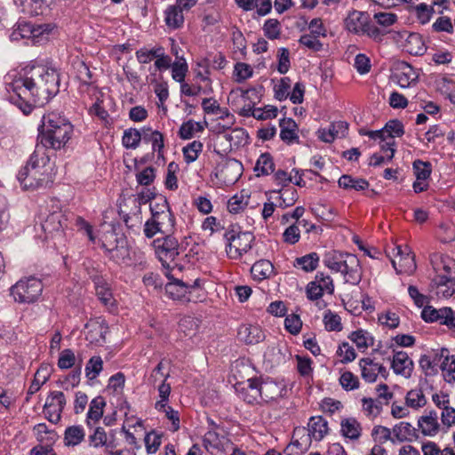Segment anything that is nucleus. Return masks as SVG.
<instances>
[{
	"mask_svg": "<svg viewBox=\"0 0 455 455\" xmlns=\"http://www.w3.org/2000/svg\"><path fill=\"white\" fill-rule=\"evenodd\" d=\"M348 252L336 250H331L324 253L323 262L330 270L338 273L345 260V257L348 256Z\"/></svg>",
	"mask_w": 455,
	"mask_h": 455,
	"instance_id": "28",
	"label": "nucleus"
},
{
	"mask_svg": "<svg viewBox=\"0 0 455 455\" xmlns=\"http://www.w3.org/2000/svg\"><path fill=\"white\" fill-rule=\"evenodd\" d=\"M399 73L396 74L398 84L401 87H409L411 82H414L418 78L414 68L407 62H401L398 64Z\"/></svg>",
	"mask_w": 455,
	"mask_h": 455,
	"instance_id": "30",
	"label": "nucleus"
},
{
	"mask_svg": "<svg viewBox=\"0 0 455 455\" xmlns=\"http://www.w3.org/2000/svg\"><path fill=\"white\" fill-rule=\"evenodd\" d=\"M235 389L240 397L247 403L254 404L259 403L260 394L258 387V378L247 379V387H236Z\"/></svg>",
	"mask_w": 455,
	"mask_h": 455,
	"instance_id": "21",
	"label": "nucleus"
},
{
	"mask_svg": "<svg viewBox=\"0 0 455 455\" xmlns=\"http://www.w3.org/2000/svg\"><path fill=\"white\" fill-rule=\"evenodd\" d=\"M391 367L395 374L410 378L413 371V362L406 352L399 351L394 355Z\"/></svg>",
	"mask_w": 455,
	"mask_h": 455,
	"instance_id": "17",
	"label": "nucleus"
},
{
	"mask_svg": "<svg viewBox=\"0 0 455 455\" xmlns=\"http://www.w3.org/2000/svg\"><path fill=\"white\" fill-rule=\"evenodd\" d=\"M348 130L347 122L339 121L331 124L328 130H319V139L324 142L331 143L336 137H344Z\"/></svg>",
	"mask_w": 455,
	"mask_h": 455,
	"instance_id": "24",
	"label": "nucleus"
},
{
	"mask_svg": "<svg viewBox=\"0 0 455 455\" xmlns=\"http://www.w3.org/2000/svg\"><path fill=\"white\" fill-rule=\"evenodd\" d=\"M363 410L368 416H378L382 410V403L379 399L363 397L362 399Z\"/></svg>",
	"mask_w": 455,
	"mask_h": 455,
	"instance_id": "62",
	"label": "nucleus"
},
{
	"mask_svg": "<svg viewBox=\"0 0 455 455\" xmlns=\"http://www.w3.org/2000/svg\"><path fill=\"white\" fill-rule=\"evenodd\" d=\"M318 37V36L311 33L304 34L300 36L299 43L309 50L319 52L323 49V44L319 41Z\"/></svg>",
	"mask_w": 455,
	"mask_h": 455,
	"instance_id": "63",
	"label": "nucleus"
},
{
	"mask_svg": "<svg viewBox=\"0 0 455 455\" xmlns=\"http://www.w3.org/2000/svg\"><path fill=\"white\" fill-rule=\"evenodd\" d=\"M41 34H43V31H40V28H35L30 24L24 22L20 23L18 28L13 29L10 35V39L18 41L21 38H36Z\"/></svg>",
	"mask_w": 455,
	"mask_h": 455,
	"instance_id": "34",
	"label": "nucleus"
},
{
	"mask_svg": "<svg viewBox=\"0 0 455 455\" xmlns=\"http://www.w3.org/2000/svg\"><path fill=\"white\" fill-rule=\"evenodd\" d=\"M120 238L121 235L116 234L114 229L103 235L101 247L105 250L107 256L112 251V249L116 248V244L119 245Z\"/></svg>",
	"mask_w": 455,
	"mask_h": 455,
	"instance_id": "58",
	"label": "nucleus"
},
{
	"mask_svg": "<svg viewBox=\"0 0 455 455\" xmlns=\"http://www.w3.org/2000/svg\"><path fill=\"white\" fill-rule=\"evenodd\" d=\"M408 52L415 56L423 55L426 52V46L421 36L417 33L410 34L407 40Z\"/></svg>",
	"mask_w": 455,
	"mask_h": 455,
	"instance_id": "47",
	"label": "nucleus"
},
{
	"mask_svg": "<svg viewBox=\"0 0 455 455\" xmlns=\"http://www.w3.org/2000/svg\"><path fill=\"white\" fill-rule=\"evenodd\" d=\"M66 397L61 391H52L44 405V412L46 419L53 423L57 424L61 419V413L66 405Z\"/></svg>",
	"mask_w": 455,
	"mask_h": 455,
	"instance_id": "12",
	"label": "nucleus"
},
{
	"mask_svg": "<svg viewBox=\"0 0 455 455\" xmlns=\"http://www.w3.org/2000/svg\"><path fill=\"white\" fill-rule=\"evenodd\" d=\"M42 231L45 234V239L61 235L68 227V215L61 210L53 211L48 214L41 212L38 216Z\"/></svg>",
	"mask_w": 455,
	"mask_h": 455,
	"instance_id": "7",
	"label": "nucleus"
},
{
	"mask_svg": "<svg viewBox=\"0 0 455 455\" xmlns=\"http://www.w3.org/2000/svg\"><path fill=\"white\" fill-rule=\"evenodd\" d=\"M324 292L333 294V281L330 275L318 272L315 279L307 284L306 295L308 300L315 301L321 299Z\"/></svg>",
	"mask_w": 455,
	"mask_h": 455,
	"instance_id": "9",
	"label": "nucleus"
},
{
	"mask_svg": "<svg viewBox=\"0 0 455 455\" xmlns=\"http://www.w3.org/2000/svg\"><path fill=\"white\" fill-rule=\"evenodd\" d=\"M263 31L266 37L270 40L280 37L281 28L280 22L276 19H268L265 21Z\"/></svg>",
	"mask_w": 455,
	"mask_h": 455,
	"instance_id": "59",
	"label": "nucleus"
},
{
	"mask_svg": "<svg viewBox=\"0 0 455 455\" xmlns=\"http://www.w3.org/2000/svg\"><path fill=\"white\" fill-rule=\"evenodd\" d=\"M275 170V164L272 156L269 153H263L258 158L254 166L256 176H266L272 173Z\"/></svg>",
	"mask_w": 455,
	"mask_h": 455,
	"instance_id": "37",
	"label": "nucleus"
},
{
	"mask_svg": "<svg viewBox=\"0 0 455 455\" xmlns=\"http://www.w3.org/2000/svg\"><path fill=\"white\" fill-rule=\"evenodd\" d=\"M412 168L416 179L420 180H427L432 172V164L419 159L413 162Z\"/></svg>",
	"mask_w": 455,
	"mask_h": 455,
	"instance_id": "54",
	"label": "nucleus"
},
{
	"mask_svg": "<svg viewBox=\"0 0 455 455\" xmlns=\"http://www.w3.org/2000/svg\"><path fill=\"white\" fill-rule=\"evenodd\" d=\"M142 140L152 144L153 152H157L158 158L164 157V138L159 131H153L151 127H143Z\"/></svg>",
	"mask_w": 455,
	"mask_h": 455,
	"instance_id": "22",
	"label": "nucleus"
},
{
	"mask_svg": "<svg viewBox=\"0 0 455 455\" xmlns=\"http://www.w3.org/2000/svg\"><path fill=\"white\" fill-rule=\"evenodd\" d=\"M85 438V431L81 425L68 427L64 431L63 443L65 446L75 447L79 445Z\"/></svg>",
	"mask_w": 455,
	"mask_h": 455,
	"instance_id": "26",
	"label": "nucleus"
},
{
	"mask_svg": "<svg viewBox=\"0 0 455 455\" xmlns=\"http://www.w3.org/2000/svg\"><path fill=\"white\" fill-rule=\"evenodd\" d=\"M105 405L106 403L102 396H97L92 400L89 411L87 412V424H90V420L96 422L101 419L103 415V408Z\"/></svg>",
	"mask_w": 455,
	"mask_h": 455,
	"instance_id": "44",
	"label": "nucleus"
},
{
	"mask_svg": "<svg viewBox=\"0 0 455 455\" xmlns=\"http://www.w3.org/2000/svg\"><path fill=\"white\" fill-rule=\"evenodd\" d=\"M432 29L434 32H446L448 34H452L454 31L453 24L451 20L448 16H441L439 17L433 24Z\"/></svg>",
	"mask_w": 455,
	"mask_h": 455,
	"instance_id": "64",
	"label": "nucleus"
},
{
	"mask_svg": "<svg viewBox=\"0 0 455 455\" xmlns=\"http://www.w3.org/2000/svg\"><path fill=\"white\" fill-rule=\"evenodd\" d=\"M308 435L315 441H321L329 432L328 422L322 416H313L307 424Z\"/></svg>",
	"mask_w": 455,
	"mask_h": 455,
	"instance_id": "23",
	"label": "nucleus"
},
{
	"mask_svg": "<svg viewBox=\"0 0 455 455\" xmlns=\"http://www.w3.org/2000/svg\"><path fill=\"white\" fill-rule=\"evenodd\" d=\"M90 278L94 283L96 295L101 304L110 313L117 311V303L113 296L112 290L109 284L106 282L102 275L97 272L90 275Z\"/></svg>",
	"mask_w": 455,
	"mask_h": 455,
	"instance_id": "10",
	"label": "nucleus"
},
{
	"mask_svg": "<svg viewBox=\"0 0 455 455\" xmlns=\"http://www.w3.org/2000/svg\"><path fill=\"white\" fill-rule=\"evenodd\" d=\"M349 339L355 343L357 348H367L373 345V338L369 336L368 332L363 330H357L349 335Z\"/></svg>",
	"mask_w": 455,
	"mask_h": 455,
	"instance_id": "52",
	"label": "nucleus"
},
{
	"mask_svg": "<svg viewBox=\"0 0 455 455\" xmlns=\"http://www.w3.org/2000/svg\"><path fill=\"white\" fill-rule=\"evenodd\" d=\"M204 131V126L199 122L188 120L183 123L179 130V136L183 140H189L193 137L195 132H201Z\"/></svg>",
	"mask_w": 455,
	"mask_h": 455,
	"instance_id": "51",
	"label": "nucleus"
},
{
	"mask_svg": "<svg viewBox=\"0 0 455 455\" xmlns=\"http://www.w3.org/2000/svg\"><path fill=\"white\" fill-rule=\"evenodd\" d=\"M421 317L427 323L439 322L450 329H455V311L451 307L435 309L432 306H425L421 311Z\"/></svg>",
	"mask_w": 455,
	"mask_h": 455,
	"instance_id": "11",
	"label": "nucleus"
},
{
	"mask_svg": "<svg viewBox=\"0 0 455 455\" xmlns=\"http://www.w3.org/2000/svg\"><path fill=\"white\" fill-rule=\"evenodd\" d=\"M237 337L248 345H254L265 339V334L258 325L243 324L239 327Z\"/></svg>",
	"mask_w": 455,
	"mask_h": 455,
	"instance_id": "18",
	"label": "nucleus"
},
{
	"mask_svg": "<svg viewBox=\"0 0 455 455\" xmlns=\"http://www.w3.org/2000/svg\"><path fill=\"white\" fill-rule=\"evenodd\" d=\"M338 184L339 188L344 189H355L356 191H363L369 188L370 183L365 179L353 178L350 175L344 174L339 180Z\"/></svg>",
	"mask_w": 455,
	"mask_h": 455,
	"instance_id": "32",
	"label": "nucleus"
},
{
	"mask_svg": "<svg viewBox=\"0 0 455 455\" xmlns=\"http://www.w3.org/2000/svg\"><path fill=\"white\" fill-rule=\"evenodd\" d=\"M361 376L364 381L373 383L377 380V363L369 357L362 358L359 361Z\"/></svg>",
	"mask_w": 455,
	"mask_h": 455,
	"instance_id": "38",
	"label": "nucleus"
},
{
	"mask_svg": "<svg viewBox=\"0 0 455 455\" xmlns=\"http://www.w3.org/2000/svg\"><path fill=\"white\" fill-rule=\"evenodd\" d=\"M396 255L395 259H392V266L397 274L411 275L416 270L415 256L411 251L410 248L405 246L403 248L401 245L395 247Z\"/></svg>",
	"mask_w": 455,
	"mask_h": 455,
	"instance_id": "13",
	"label": "nucleus"
},
{
	"mask_svg": "<svg viewBox=\"0 0 455 455\" xmlns=\"http://www.w3.org/2000/svg\"><path fill=\"white\" fill-rule=\"evenodd\" d=\"M339 384L346 391H351L359 387V379L351 371H345L339 377Z\"/></svg>",
	"mask_w": 455,
	"mask_h": 455,
	"instance_id": "61",
	"label": "nucleus"
},
{
	"mask_svg": "<svg viewBox=\"0 0 455 455\" xmlns=\"http://www.w3.org/2000/svg\"><path fill=\"white\" fill-rule=\"evenodd\" d=\"M51 0H15L20 12L28 16H38L47 11Z\"/></svg>",
	"mask_w": 455,
	"mask_h": 455,
	"instance_id": "20",
	"label": "nucleus"
},
{
	"mask_svg": "<svg viewBox=\"0 0 455 455\" xmlns=\"http://www.w3.org/2000/svg\"><path fill=\"white\" fill-rule=\"evenodd\" d=\"M345 28L355 35H366L375 42L383 41L387 31L379 28L371 23L367 12L353 10L344 20Z\"/></svg>",
	"mask_w": 455,
	"mask_h": 455,
	"instance_id": "4",
	"label": "nucleus"
},
{
	"mask_svg": "<svg viewBox=\"0 0 455 455\" xmlns=\"http://www.w3.org/2000/svg\"><path fill=\"white\" fill-rule=\"evenodd\" d=\"M272 192L280 194L278 196L280 201L278 206L281 208H287L293 205L299 198L298 192L293 188L274 190Z\"/></svg>",
	"mask_w": 455,
	"mask_h": 455,
	"instance_id": "45",
	"label": "nucleus"
},
{
	"mask_svg": "<svg viewBox=\"0 0 455 455\" xmlns=\"http://www.w3.org/2000/svg\"><path fill=\"white\" fill-rule=\"evenodd\" d=\"M383 128L387 140H395V137H401L404 133L403 124L398 119L389 120Z\"/></svg>",
	"mask_w": 455,
	"mask_h": 455,
	"instance_id": "55",
	"label": "nucleus"
},
{
	"mask_svg": "<svg viewBox=\"0 0 455 455\" xmlns=\"http://www.w3.org/2000/svg\"><path fill=\"white\" fill-rule=\"evenodd\" d=\"M143 128L141 132L135 128H129L124 131L122 142L125 148H137L142 140Z\"/></svg>",
	"mask_w": 455,
	"mask_h": 455,
	"instance_id": "43",
	"label": "nucleus"
},
{
	"mask_svg": "<svg viewBox=\"0 0 455 455\" xmlns=\"http://www.w3.org/2000/svg\"><path fill=\"white\" fill-rule=\"evenodd\" d=\"M221 440H225V437L220 435L218 431L208 430L204 435L203 443L206 450L213 449L221 451L223 449Z\"/></svg>",
	"mask_w": 455,
	"mask_h": 455,
	"instance_id": "46",
	"label": "nucleus"
},
{
	"mask_svg": "<svg viewBox=\"0 0 455 455\" xmlns=\"http://www.w3.org/2000/svg\"><path fill=\"white\" fill-rule=\"evenodd\" d=\"M85 328L89 329L86 339H90L91 342H99L100 339H105V334L108 332L107 326L94 322L87 323Z\"/></svg>",
	"mask_w": 455,
	"mask_h": 455,
	"instance_id": "48",
	"label": "nucleus"
},
{
	"mask_svg": "<svg viewBox=\"0 0 455 455\" xmlns=\"http://www.w3.org/2000/svg\"><path fill=\"white\" fill-rule=\"evenodd\" d=\"M342 435L351 440H357L361 436L362 427L355 418L343 419L340 422Z\"/></svg>",
	"mask_w": 455,
	"mask_h": 455,
	"instance_id": "33",
	"label": "nucleus"
},
{
	"mask_svg": "<svg viewBox=\"0 0 455 455\" xmlns=\"http://www.w3.org/2000/svg\"><path fill=\"white\" fill-rule=\"evenodd\" d=\"M319 260L320 258L316 252H310L302 257L296 258L293 266L304 272H312L317 268Z\"/></svg>",
	"mask_w": 455,
	"mask_h": 455,
	"instance_id": "31",
	"label": "nucleus"
},
{
	"mask_svg": "<svg viewBox=\"0 0 455 455\" xmlns=\"http://www.w3.org/2000/svg\"><path fill=\"white\" fill-rule=\"evenodd\" d=\"M153 246L156 254L164 266L165 263L173 262L180 253V246L178 240L169 233L162 238L154 240Z\"/></svg>",
	"mask_w": 455,
	"mask_h": 455,
	"instance_id": "8",
	"label": "nucleus"
},
{
	"mask_svg": "<svg viewBox=\"0 0 455 455\" xmlns=\"http://www.w3.org/2000/svg\"><path fill=\"white\" fill-rule=\"evenodd\" d=\"M60 73L42 64L28 65L8 89V100L25 115L36 105H44L60 92Z\"/></svg>",
	"mask_w": 455,
	"mask_h": 455,
	"instance_id": "1",
	"label": "nucleus"
},
{
	"mask_svg": "<svg viewBox=\"0 0 455 455\" xmlns=\"http://www.w3.org/2000/svg\"><path fill=\"white\" fill-rule=\"evenodd\" d=\"M51 376V371L47 364H42L36 371L34 379L31 382L27 392L26 402H28L31 396L40 390L41 387L48 381Z\"/></svg>",
	"mask_w": 455,
	"mask_h": 455,
	"instance_id": "25",
	"label": "nucleus"
},
{
	"mask_svg": "<svg viewBox=\"0 0 455 455\" xmlns=\"http://www.w3.org/2000/svg\"><path fill=\"white\" fill-rule=\"evenodd\" d=\"M405 402L407 406L413 409H419L426 405L427 399L423 391L419 388L410 390L405 396Z\"/></svg>",
	"mask_w": 455,
	"mask_h": 455,
	"instance_id": "49",
	"label": "nucleus"
},
{
	"mask_svg": "<svg viewBox=\"0 0 455 455\" xmlns=\"http://www.w3.org/2000/svg\"><path fill=\"white\" fill-rule=\"evenodd\" d=\"M343 275L344 281L347 283L356 285L361 282L362 272L358 258L349 253L345 257V260L340 270L338 272Z\"/></svg>",
	"mask_w": 455,
	"mask_h": 455,
	"instance_id": "14",
	"label": "nucleus"
},
{
	"mask_svg": "<svg viewBox=\"0 0 455 455\" xmlns=\"http://www.w3.org/2000/svg\"><path fill=\"white\" fill-rule=\"evenodd\" d=\"M280 139L286 144L299 143V138L297 133L298 124L292 118H282L279 120Z\"/></svg>",
	"mask_w": 455,
	"mask_h": 455,
	"instance_id": "19",
	"label": "nucleus"
},
{
	"mask_svg": "<svg viewBox=\"0 0 455 455\" xmlns=\"http://www.w3.org/2000/svg\"><path fill=\"white\" fill-rule=\"evenodd\" d=\"M76 72L77 79L84 85H91L92 84V73L90 70L89 67L84 61H77L74 65Z\"/></svg>",
	"mask_w": 455,
	"mask_h": 455,
	"instance_id": "56",
	"label": "nucleus"
},
{
	"mask_svg": "<svg viewBox=\"0 0 455 455\" xmlns=\"http://www.w3.org/2000/svg\"><path fill=\"white\" fill-rule=\"evenodd\" d=\"M203 150V143L199 140H194L183 148V156L187 164L195 162Z\"/></svg>",
	"mask_w": 455,
	"mask_h": 455,
	"instance_id": "53",
	"label": "nucleus"
},
{
	"mask_svg": "<svg viewBox=\"0 0 455 455\" xmlns=\"http://www.w3.org/2000/svg\"><path fill=\"white\" fill-rule=\"evenodd\" d=\"M168 278L170 282H168L164 287L166 294L175 300L190 301V298L188 297L189 293L188 283L172 276H169Z\"/></svg>",
	"mask_w": 455,
	"mask_h": 455,
	"instance_id": "16",
	"label": "nucleus"
},
{
	"mask_svg": "<svg viewBox=\"0 0 455 455\" xmlns=\"http://www.w3.org/2000/svg\"><path fill=\"white\" fill-rule=\"evenodd\" d=\"M441 369L446 382H455V355H445V359L441 363Z\"/></svg>",
	"mask_w": 455,
	"mask_h": 455,
	"instance_id": "57",
	"label": "nucleus"
},
{
	"mask_svg": "<svg viewBox=\"0 0 455 455\" xmlns=\"http://www.w3.org/2000/svg\"><path fill=\"white\" fill-rule=\"evenodd\" d=\"M119 245L116 244V248L108 255V257L117 264H123L130 259V251L127 246L126 238L121 235Z\"/></svg>",
	"mask_w": 455,
	"mask_h": 455,
	"instance_id": "39",
	"label": "nucleus"
},
{
	"mask_svg": "<svg viewBox=\"0 0 455 455\" xmlns=\"http://www.w3.org/2000/svg\"><path fill=\"white\" fill-rule=\"evenodd\" d=\"M419 430L428 436L435 435L439 431V423L431 416H421L418 419Z\"/></svg>",
	"mask_w": 455,
	"mask_h": 455,
	"instance_id": "41",
	"label": "nucleus"
},
{
	"mask_svg": "<svg viewBox=\"0 0 455 455\" xmlns=\"http://www.w3.org/2000/svg\"><path fill=\"white\" fill-rule=\"evenodd\" d=\"M103 369V361L100 355H94L89 359L85 365V375L92 380L96 379Z\"/></svg>",
	"mask_w": 455,
	"mask_h": 455,
	"instance_id": "50",
	"label": "nucleus"
},
{
	"mask_svg": "<svg viewBox=\"0 0 455 455\" xmlns=\"http://www.w3.org/2000/svg\"><path fill=\"white\" fill-rule=\"evenodd\" d=\"M250 196L244 189L238 195L233 196L228 201V210L230 213L236 214L245 209L249 204Z\"/></svg>",
	"mask_w": 455,
	"mask_h": 455,
	"instance_id": "40",
	"label": "nucleus"
},
{
	"mask_svg": "<svg viewBox=\"0 0 455 455\" xmlns=\"http://www.w3.org/2000/svg\"><path fill=\"white\" fill-rule=\"evenodd\" d=\"M242 164L235 159L228 160L220 171V178L228 182H235L242 175Z\"/></svg>",
	"mask_w": 455,
	"mask_h": 455,
	"instance_id": "27",
	"label": "nucleus"
},
{
	"mask_svg": "<svg viewBox=\"0 0 455 455\" xmlns=\"http://www.w3.org/2000/svg\"><path fill=\"white\" fill-rule=\"evenodd\" d=\"M73 125L62 114L52 111L44 114L38 127L37 144L40 150H59L70 140Z\"/></svg>",
	"mask_w": 455,
	"mask_h": 455,
	"instance_id": "2",
	"label": "nucleus"
},
{
	"mask_svg": "<svg viewBox=\"0 0 455 455\" xmlns=\"http://www.w3.org/2000/svg\"><path fill=\"white\" fill-rule=\"evenodd\" d=\"M151 218L163 229V234L172 232L175 225V217L171 210L165 211L162 214L151 216Z\"/></svg>",
	"mask_w": 455,
	"mask_h": 455,
	"instance_id": "42",
	"label": "nucleus"
},
{
	"mask_svg": "<svg viewBox=\"0 0 455 455\" xmlns=\"http://www.w3.org/2000/svg\"><path fill=\"white\" fill-rule=\"evenodd\" d=\"M164 21L168 28L177 29L184 23L183 11L176 4L170 5L164 12Z\"/></svg>",
	"mask_w": 455,
	"mask_h": 455,
	"instance_id": "29",
	"label": "nucleus"
},
{
	"mask_svg": "<svg viewBox=\"0 0 455 455\" xmlns=\"http://www.w3.org/2000/svg\"><path fill=\"white\" fill-rule=\"evenodd\" d=\"M417 431L409 422H400L393 427V434L399 442L410 441L413 437H418Z\"/></svg>",
	"mask_w": 455,
	"mask_h": 455,
	"instance_id": "35",
	"label": "nucleus"
},
{
	"mask_svg": "<svg viewBox=\"0 0 455 455\" xmlns=\"http://www.w3.org/2000/svg\"><path fill=\"white\" fill-rule=\"evenodd\" d=\"M226 252L229 259H239L251 248L255 237L251 232L242 231L238 226H230L224 233Z\"/></svg>",
	"mask_w": 455,
	"mask_h": 455,
	"instance_id": "5",
	"label": "nucleus"
},
{
	"mask_svg": "<svg viewBox=\"0 0 455 455\" xmlns=\"http://www.w3.org/2000/svg\"><path fill=\"white\" fill-rule=\"evenodd\" d=\"M325 329L329 331H340L342 330L341 318L339 315L329 310L323 316Z\"/></svg>",
	"mask_w": 455,
	"mask_h": 455,
	"instance_id": "60",
	"label": "nucleus"
},
{
	"mask_svg": "<svg viewBox=\"0 0 455 455\" xmlns=\"http://www.w3.org/2000/svg\"><path fill=\"white\" fill-rule=\"evenodd\" d=\"M258 387L259 389L260 399L266 403H269L282 397L283 392H285V387L282 384L271 379L270 378H258Z\"/></svg>",
	"mask_w": 455,
	"mask_h": 455,
	"instance_id": "15",
	"label": "nucleus"
},
{
	"mask_svg": "<svg viewBox=\"0 0 455 455\" xmlns=\"http://www.w3.org/2000/svg\"><path fill=\"white\" fill-rule=\"evenodd\" d=\"M251 275L254 279L263 280L269 278L274 273V266L267 259H260L256 261L251 267Z\"/></svg>",
	"mask_w": 455,
	"mask_h": 455,
	"instance_id": "36",
	"label": "nucleus"
},
{
	"mask_svg": "<svg viewBox=\"0 0 455 455\" xmlns=\"http://www.w3.org/2000/svg\"><path fill=\"white\" fill-rule=\"evenodd\" d=\"M43 290L41 279L29 275L20 279L10 288V296L19 304H33L39 300Z\"/></svg>",
	"mask_w": 455,
	"mask_h": 455,
	"instance_id": "6",
	"label": "nucleus"
},
{
	"mask_svg": "<svg viewBox=\"0 0 455 455\" xmlns=\"http://www.w3.org/2000/svg\"><path fill=\"white\" fill-rule=\"evenodd\" d=\"M49 160L44 151L40 150V146L36 145L27 164L20 170L17 176L24 189L34 190L46 188L50 183H52V176L47 168Z\"/></svg>",
	"mask_w": 455,
	"mask_h": 455,
	"instance_id": "3",
	"label": "nucleus"
}]
</instances>
